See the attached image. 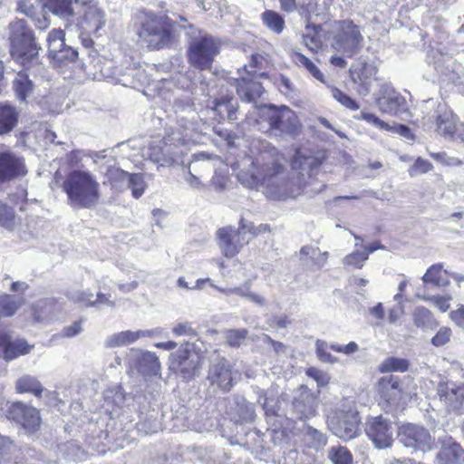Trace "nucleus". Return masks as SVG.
I'll use <instances>...</instances> for the list:
<instances>
[{"label":"nucleus","instance_id":"nucleus-1","mask_svg":"<svg viewBox=\"0 0 464 464\" xmlns=\"http://www.w3.org/2000/svg\"><path fill=\"white\" fill-rule=\"evenodd\" d=\"M7 29L9 54L13 61L23 68L14 80L13 88L18 100L24 102L34 90V83L29 79L27 72L42 66V47L25 20L15 18L9 23Z\"/></svg>","mask_w":464,"mask_h":464},{"label":"nucleus","instance_id":"nucleus-46","mask_svg":"<svg viewBox=\"0 0 464 464\" xmlns=\"http://www.w3.org/2000/svg\"><path fill=\"white\" fill-rule=\"evenodd\" d=\"M433 165L427 160L418 157L409 169V175L414 177L418 174H424L432 170Z\"/></svg>","mask_w":464,"mask_h":464},{"label":"nucleus","instance_id":"nucleus-38","mask_svg":"<svg viewBox=\"0 0 464 464\" xmlns=\"http://www.w3.org/2000/svg\"><path fill=\"white\" fill-rule=\"evenodd\" d=\"M327 458L333 464H353L351 451L343 446H332L327 450Z\"/></svg>","mask_w":464,"mask_h":464},{"label":"nucleus","instance_id":"nucleus-24","mask_svg":"<svg viewBox=\"0 0 464 464\" xmlns=\"http://www.w3.org/2000/svg\"><path fill=\"white\" fill-rule=\"evenodd\" d=\"M293 411L300 420H306L315 415L317 408L316 398L303 385L298 396L293 401Z\"/></svg>","mask_w":464,"mask_h":464},{"label":"nucleus","instance_id":"nucleus-30","mask_svg":"<svg viewBox=\"0 0 464 464\" xmlns=\"http://www.w3.org/2000/svg\"><path fill=\"white\" fill-rule=\"evenodd\" d=\"M422 281L434 286H445L449 284L447 271L443 269L441 264L430 266L422 276Z\"/></svg>","mask_w":464,"mask_h":464},{"label":"nucleus","instance_id":"nucleus-41","mask_svg":"<svg viewBox=\"0 0 464 464\" xmlns=\"http://www.w3.org/2000/svg\"><path fill=\"white\" fill-rule=\"evenodd\" d=\"M16 389L18 392H30L35 396H40L43 387L35 379H18Z\"/></svg>","mask_w":464,"mask_h":464},{"label":"nucleus","instance_id":"nucleus-42","mask_svg":"<svg viewBox=\"0 0 464 464\" xmlns=\"http://www.w3.org/2000/svg\"><path fill=\"white\" fill-rule=\"evenodd\" d=\"M127 187L130 188L132 196L135 198H139L145 190V182L141 174L139 173H130Z\"/></svg>","mask_w":464,"mask_h":464},{"label":"nucleus","instance_id":"nucleus-40","mask_svg":"<svg viewBox=\"0 0 464 464\" xmlns=\"http://www.w3.org/2000/svg\"><path fill=\"white\" fill-rule=\"evenodd\" d=\"M248 335V331L242 329H229L225 332L226 343L230 347H239L243 344Z\"/></svg>","mask_w":464,"mask_h":464},{"label":"nucleus","instance_id":"nucleus-6","mask_svg":"<svg viewBox=\"0 0 464 464\" xmlns=\"http://www.w3.org/2000/svg\"><path fill=\"white\" fill-rule=\"evenodd\" d=\"M364 38L359 25L353 20H341L337 22L336 32L334 35L333 46L352 58L362 49Z\"/></svg>","mask_w":464,"mask_h":464},{"label":"nucleus","instance_id":"nucleus-11","mask_svg":"<svg viewBox=\"0 0 464 464\" xmlns=\"http://www.w3.org/2000/svg\"><path fill=\"white\" fill-rule=\"evenodd\" d=\"M47 55L58 65L74 63L78 59L76 49L65 44V32L63 29H53L47 35Z\"/></svg>","mask_w":464,"mask_h":464},{"label":"nucleus","instance_id":"nucleus-54","mask_svg":"<svg viewBox=\"0 0 464 464\" xmlns=\"http://www.w3.org/2000/svg\"><path fill=\"white\" fill-rule=\"evenodd\" d=\"M330 349L336 353H344V354H352L358 351V344L355 342H350L346 345L333 343L330 345Z\"/></svg>","mask_w":464,"mask_h":464},{"label":"nucleus","instance_id":"nucleus-3","mask_svg":"<svg viewBox=\"0 0 464 464\" xmlns=\"http://www.w3.org/2000/svg\"><path fill=\"white\" fill-rule=\"evenodd\" d=\"M67 196L68 205L74 209L95 208L101 198L100 184L96 178L87 170L69 171L61 185Z\"/></svg>","mask_w":464,"mask_h":464},{"label":"nucleus","instance_id":"nucleus-62","mask_svg":"<svg viewBox=\"0 0 464 464\" xmlns=\"http://www.w3.org/2000/svg\"><path fill=\"white\" fill-rule=\"evenodd\" d=\"M280 86L283 88L282 92L288 95L292 92H294L295 88L293 83L291 82L290 79L285 75H281L279 78Z\"/></svg>","mask_w":464,"mask_h":464},{"label":"nucleus","instance_id":"nucleus-9","mask_svg":"<svg viewBox=\"0 0 464 464\" xmlns=\"http://www.w3.org/2000/svg\"><path fill=\"white\" fill-rule=\"evenodd\" d=\"M246 224L245 218L239 220L238 227L235 228L232 226L220 227L216 232V238L218 246L222 255L227 258H233L237 256L242 248L249 243L246 238Z\"/></svg>","mask_w":464,"mask_h":464},{"label":"nucleus","instance_id":"nucleus-51","mask_svg":"<svg viewBox=\"0 0 464 464\" xmlns=\"http://www.w3.org/2000/svg\"><path fill=\"white\" fill-rule=\"evenodd\" d=\"M430 157L433 160H435L446 166L454 167V166H460L462 164L461 160H459V158L448 157L446 152L430 153Z\"/></svg>","mask_w":464,"mask_h":464},{"label":"nucleus","instance_id":"nucleus-58","mask_svg":"<svg viewBox=\"0 0 464 464\" xmlns=\"http://www.w3.org/2000/svg\"><path fill=\"white\" fill-rule=\"evenodd\" d=\"M76 300L85 306H93L96 304L93 294L87 291L80 292L76 296Z\"/></svg>","mask_w":464,"mask_h":464},{"label":"nucleus","instance_id":"nucleus-34","mask_svg":"<svg viewBox=\"0 0 464 464\" xmlns=\"http://www.w3.org/2000/svg\"><path fill=\"white\" fill-rule=\"evenodd\" d=\"M410 362L408 359L400 357H387L379 366V371L382 373L391 372H405L410 368Z\"/></svg>","mask_w":464,"mask_h":464},{"label":"nucleus","instance_id":"nucleus-32","mask_svg":"<svg viewBox=\"0 0 464 464\" xmlns=\"http://www.w3.org/2000/svg\"><path fill=\"white\" fill-rule=\"evenodd\" d=\"M142 335L143 334L140 331H122L108 337L105 342V347L115 348L128 345L130 343L136 342Z\"/></svg>","mask_w":464,"mask_h":464},{"label":"nucleus","instance_id":"nucleus-28","mask_svg":"<svg viewBox=\"0 0 464 464\" xmlns=\"http://www.w3.org/2000/svg\"><path fill=\"white\" fill-rule=\"evenodd\" d=\"M134 368L142 377H160L161 365L154 353L142 352L135 360Z\"/></svg>","mask_w":464,"mask_h":464},{"label":"nucleus","instance_id":"nucleus-29","mask_svg":"<svg viewBox=\"0 0 464 464\" xmlns=\"http://www.w3.org/2000/svg\"><path fill=\"white\" fill-rule=\"evenodd\" d=\"M58 299L54 297L40 299L30 306V314L34 324L46 322L54 314Z\"/></svg>","mask_w":464,"mask_h":464},{"label":"nucleus","instance_id":"nucleus-35","mask_svg":"<svg viewBox=\"0 0 464 464\" xmlns=\"http://www.w3.org/2000/svg\"><path fill=\"white\" fill-rule=\"evenodd\" d=\"M261 20L269 30L277 34H280L285 27L284 17L273 10H266L263 12L261 14Z\"/></svg>","mask_w":464,"mask_h":464},{"label":"nucleus","instance_id":"nucleus-63","mask_svg":"<svg viewBox=\"0 0 464 464\" xmlns=\"http://www.w3.org/2000/svg\"><path fill=\"white\" fill-rule=\"evenodd\" d=\"M92 35H93L92 33H88L84 30H81L79 37H80L82 44L85 48H92L93 47L94 42L92 38Z\"/></svg>","mask_w":464,"mask_h":464},{"label":"nucleus","instance_id":"nucleus-21","mask_svg":"<svg viewBox=\"0 0 464 464\" xmlns=\"http://www.w3.org/2000/svg\"><path fill=\"white\" fill-rule=\"evenodd\" d=\"M18 11L30 18L38 30L44 31L50 25V19L41 0H20Z\"/></svg>","mask_w":464,"mask_h":464},{"label":"nucleus","instance_id":"nucleus-53","mask_svg":"<svg viewBox=\"0 0 464 464\" xmlns=\"http://www.w3.org/2000/svg\"><path fill=\"white\" fill-rule=\"evenodd\" d=\"M429 300L442 313L447 312L450 308V296L433 295Z\"/></svg>","mask_w":464,"mask_h":464},{"label":"nucleus","instance_id":"nucleus-61","mask_svg":"<svg viewBox=\"0 0 464 464\" xmlns=\"http://www.w3.org/2000/svg\"><path fill=\"white\" fill-rule=\"evenodd\" d=\"M263 341L270 345L276 353H280L285 348V345L283 343L274 340L267 334L263 336Z\"/></svg>","mask_w":464,"mask_h":464},{"label":"nucleus","instance_id":"nucleus-55","mask_svg":"<svg viewBox=\"0 0 464 464\" xmlns=\"http://www.w3.org/2000/svg\"><path fill=\"white\" fill-rule=\"evenodd\" d=\"M82 331V320L73 322L71 325L66 326L62 331V335L66 338H72Z\"/></svg>","mask_w":464,"mask_h":464},{"label":"nucleus","instance_id":"nucleus-52","mask_svg":"<svg viewBox=\"0 0 464 464\" xmlns=\"http://www.w3.org/2000/svg\"><path fill=\"white\" fill-rule=\"evenodd\" d=\"M449 316L455 325L464 329V304H459L455 310L450 312Z\"/></svg>","mask_w":464,"mask_h":464},{"label":"nucleus","instance_id":"nucleus-33","mask_svg":"<svg viewBox=\"0 0 464 464\" xmlns=\"http://www.w3.org/2000/svg\"><path fill=\"white\" fill-rule=\"evenodd\" d=\"M130 173L116 167H110L105 172L104 185L111 186V188L122 189L127 183Z\"/></svg>","mask_w":464,"mask_h":464},{"label":"nucleus","instance_id":"nucleus-59","mask_svg":"<svg viewBox=\"0 0 464 464\" xmlns=\"http://www.w3.org/2000/svg\"><path fill=\"white\" fill-rule=\"evenodd\" d=\"M363 119L367 121L368 122L372 123L373 125L386 130H391L392 127L384 122L383 121L380 120L377 116L372 113H366L363 114Z\"/></svg>","mask_w":464,"mask_h":464},{"label":"nucleus","instance_id":"nucleus-4","mask_svg":"<svg viewBox=\"0 0 464 464\" xmlns=\"http://www.w3.org/2000/svg\"><path fill=\"white\" fill-rule=\"evenodd\" d=\"M256 122L258 125L266 123L269 130L280 133L294 134L299 127L295 112L287 106L262 105L257 108Z\"/></svg>","mask_w":464,"mask_h":464},{"label":"nucleus","instance_id":"nucleus-14","mask_svg":"<svg viewBox=\"0 0 464 464\" xmlns=\"http://www.w3.org/2000/svg\"><path fill=\"white\" fill-rule=\"evenodd\" d=\"M436 131L446 140H464V123L450 110H444L435 118Z\"/></svg>","mask_w":464,"mask_h":464},{"label":"nucleus","instance_id":"nucleus-15","mask_svg":"<svg viewBox=\"0 0 464 464\" xmlns=\"http://www.w3.org/2000/svg\"><path fill=\"white\" fill-rule=\"evenodd\" d=\"M188 343L181 344L179 350L169 357V368L175 374L194 375L200 367L198 358L188 348Z\"/></svg>","mask_w":464,"mask_h":464},{"label":"nucleus","instance_id":"nucleus-16","mask_svg":"<svg viewBox=\"0 0 464 464\" xmlns=\"http://www.w3.org/2000/svg\"><path fill=\"white\" fill-rule=\"evenodd\" d=\"M27 174L24 158L10 150L0 151V183L21 179Z\"/></svg>","mask_w":464,"mask_h":464},{"label":"nucleus","instance_id":"nucleus-37","mask_svg":"<svg viewBox=\"0 0 464 464\" xmlns=\"http://www.w3.org/2000/svg\"><path fill=\"white\" fill-rule=\"evenodd\" d=\"M304 444L312 449L318 450L327 443L326 436L313 427H306L304 432Z\"/></svg>","mask_w":464,"mask_h":464},{"label":"nucleus","instance_id":"nucleus-36","mask_svg":"<svg viewBox=\"0 0 464 464\" xmlns=\"http://www.w3.org/2000/svg\"><path fill=\"white\" fill-rule=\"evenodd\" d=\"M24 299H16L8 294L0 295V317H11L22 306Z\"/></svg>","mask_w":464,"mask_h":464},{"label":"nucleus","instance_id":"nucleus-18","mask_svg":"<svg viewBox=\"0 0 464 464\" xmlns=\"http://www.w3.org/2000/svg\"><path fill=\"white\" fill-rule=\"evenodd\" d=\"M438 394L441 401L453 411H464V382L447 379L438 385Z\"/></svg>","mask_w":464,"mask_h":464},{"label":"nucleus","instance_id":"nucleus-23","mask_svg":"<svg viewBox=\"0 0 464 464\" xmlns=\"http://www.w3.org/2000/svg\"><path fill=\"white\" fill-rule=\"evenodd\" d=\"M376 70L367 63H360L352 66L350 76L352 82L356 84L359 93L367 94L374 80Z\"/></svg>","mask_w":464,"mask_h":464},{"label":"nucleus","instance_id":"nucleus-17","mask_svg":"<svg viewBox=\"0 0 464 464\" xmlns=\"http://www.w3.org/2000/svg\"><path fill=\"white\" fill-rule=\"evenodd\" d=\"M7 417L21 425L26 431H35L41 422L38 411L22 402L12 403L7 410Z\"/></svg>","mask_w":464,"mask_h":464},{"label":"nucleus","instance_id":"nucleus-12","mask_svg":"<svg viewBox=\"0 0 464 464\" xmlns=\"http://www.w3.org/2000/svg\"><path fill=\"white\" fill-rule=\"evenodd\" d=\"M398 436L405 447L422 451L433 449L434 441L429 430L422 426L412 423L404 424L399 429Z\"/></svg>","mask_w":464,"mask_h":464},{"label":"nucleus","instance_id":"nucleus-39","mask_svg":"<svg viewBox=\"0 0 464 464\" xmlns=\"http://www.w3.org/2000/svg\"><path fill=\"white\" fill-rule=\"evenodd\" d=\"M45 5L52 13L62 17L73 15L72 0H46Z\"/></svg>","mask_w":464,"mask_h":464},{"label":"nucleus","instance_id":"nucleus-47","mask_svg":"<svg viewBox=\"0 0 464 464\" xmlns=\"http://www.w3.org/2000/svg\"><path fill=\"white\" fill-rule=\"evenodd\" d=\"M368 259V253L355 250L344 257V264L356 268H362L363 263Z\"/></svg>","mask_w":464,"mask_h":464},{"label":"nucleus","instance_id":"nucleus-19","mask_svg":"<svg viewBox=\"0 0 464 464\" xmlns=\"http://www.w3.org/2000/svg\"><path fill=\"white\" fill-rule=\"evenodd\" d=\"M438 443L440 450L435 458L437 464H460L464 462V450L452 437L443 434L438 437Z\"/></svg>","mask_w":464,"mask_h":464},{"label":"nucleus","instance_id":"nucleus-27","mask_svg":"<svg viewBox=\"0 0 464 464\" xmlns=\"http://www.w3.org/2000/svg\"><path fill=\"white\" fill-rule=\"evenodd\" d=\"M20 111L9 102H0V136H6L18 126Z\"/></svg>","mask_w":464,"mask_h":464},{"label":"nucleus","instance_id":"nucleus-7","mask_svg":"<svg viewBox=\"0 0 464 464\" xmlns=\"http://www.w3.org/2000/svg\"><path fill=\"white\" fill-rule=\"evenodd\" d=\"M218 53V44L213 37L206 35L196 38L189 44L187 59L192 67L199 71H206L212 68L215 57Z\"/></svg>","mask_w":464,"mask_h":464},{"label":"nucleus","instance_id":"nucleus-44","mask_svg":"<svg viewBox=\"0 0 464 464\" xmlns=\"http://www.w3.org/2000/svg\"><path fill=\"white\" fill-rule=\"evenodd\" d=\"M412 319L416 327L422 328L430 323L432 314L428 308L424 306H418L412 313Z\"/></svg>","mask_w":464,"mask_h":464},{"label":"nucleus","instance_id":"nucleus-64","mask_svg":"<svg viewBox=\"0 0 464 464\" xmlns=\"http://www.w3.org/2000/svg\"><path fill=\"white\" fill-rule=\"evenodd\" d=\"M279 2L281 10L285 13H293L297 7L295 0H279Z\"/></svg>","mask_w":464,"mask_h":464},{"label":"nucleus","instance_id":"nucleus-8","mask_svg":"<svg viewBox=\"0 0 464 464\" xmlns=\"http://www.w3.org/2000/svg\"><path fill=\"white\" fill-rule=\"evenodd\" d=\"M413 379H380L379 392L389 404L401 405L417 396L418 387Z\"/></svg>","mask_w":464,"mask_h":464},{"label":"nucleus","instance_id":"nucleus-10","mask_svg":"<svg viewBox=\"0 0 464 464\" xmlns=\"http://www.w3.org/2000/svg\"><path fill=\"white\" fill-rule=\"evenodd\" d=\"M327 423L332 432L342 440H350L359 434L360 420L358 413L352 409L335 411L328 416Z\"/></svg>","mask_w":464,"mask_h":464},{"label":"nucleus","instance_id":"nucleus-45","mask_svg":"<svg viewBox=\"0 0 464 464\" xmlns=\"http://www.w3.org/2000/svg\"><path fill=\"white\" fill-rule=\"evenodd\" d=\"M15 214L12 208L0 201V226L11 228L14 225Z\"/></svg>","mask_w":464,"mask_h":464},{"label":"nucleus","instance_id":"nucleus-57","mask_svg":"<svg viewBox=\"0 0 464 464\" xmlns=\"http://www.w3.org/2000/svg\"><path fill=\"white\" fill-rule=\"evenodd\" d=\"M239 416L244 421H252L255 419V410L251 403L244 402Z\"/></svg>","mask_w":464,"mask_h":464},{"label":"nucleus","instance_id":"nucleus-22","mask_svg":"<svg viewBox=\"0 0 464 464\" xmlns=\"http://www.w3.org/2000/svg\"><path fill=\"white\" fill-rule=\"evenodd\" d=\"M0 347L4 359L8 362L30 353L34 346L24 338L13 340L7 333H0Z\"/></svg>","mask_w":464,"mask_h":464},{"label":"nucleus","instance_id":"nucleus-43","mask_svg":"<svg viewBox=\"0 0 464 464\" xmlns=\"http://www.w3.org/2000/svg\"><path fill=\"white\" fill-rule=\"evenodd\" d=\"M331 92L333 97L345 108L351 111H357L360 108L355 100H353L339 88L331 87Z\"/></svg>","mask_w":464,"mask_h":464},{"label":"nucleus","instance_id":"nucleus-5","mask_svg":"<svg viewBox=\"0 0 464 464\" xmlns=\"http://www.w3.org/2000/svg\"><path fill=\"white\" fill-rule=\"evenodd\" d=\"M285 158L276 147L266 144L255 157L252 164L256 178L263 183L270 182L274 178L285 172Z\"/></svg>","mask_w":464,"mask_h":464},{"label":"nucleus","instance_id":"nucleus-31","mask_svg":"<svg viewBox=\"0 0 464 464\" xmlns=\"http://www.w3.org/2000/svg\"><path fill=\"white\" fill-rule=\"evenodd\" d=\"M293 63L298 66L304 68L309 74H311L314 79L321 82H325V77L324 73L320 71L317 65L310 60L304 54L299 52H294L291 55Z\"/></svg>","mask_w":464,"mask_h":464},{"label":"nucleus","instance_id":"nucleus-20","mask_svg":"<svg viewBox=\"0 0 464 464\" xmlns=\"http://www.w3.org/2000/svg\"><path fill=\"white\" fill-rule=\"evenodd\" d=\"M245 76L235 79V87L237 93L246 102H254L260 98L264 92V87L261 82L256 81V72H247L246 66Z\"/></svg>","mask_w":464,"mask_h":464},{"label":"nucleus","instance_id":"nucleus-13","mask_svg":"<svg viewBox=\"0 0 464 464\" xmlns=\"http://www.w3.org/2000/svg\"><path fill=\"white\" fill-rule=\"evenodd\" d=\"M365 432L376 448L386 449L393 441L396 427L388 419L377 416L367 422Z\"/></svg>","mask_w":464,"mask_h":464},{"label":"nucleus","instance_id":"nucleus-26","mask_svg":"<svg viewBox=\"0 0 464 464\" xmlns=\"http://www.w3.org/2000/svg\"><path fill=\"white\" fill-rule=\"evenodd\" d=\"M106 23L104 12L95 5H89L85 8L83 14L78 22L80 30H84L88 33H92L93 35L98 36L100 29H102Z\"/></svg>","mask_w":464,"mask_h":464},{"label":"nucleus","instance_id":"nucleus-49","mask_svg":"<svg viewBox=\"0 0 464 464\" xmlns=\"http://www.w3.org/2000/svg\"><path fill=\"white\" fill-rule=\"evenodd\" d=\"M172 334L174 336H197V331L191 326L189 323H178L172 327Z\"/></svg>","mask_w":464,"mask_h":464},{"label":"nucleus","instance_id":"nucleus-48","mask_svg":"<svg viewBox=\"0 0 464 464\" xmlns=\"http://www.w3.org/2000/svg\"><path fill=\"white\" fill-rule=\"evenodd\" d=\"M215 377H229L231 375V364L225 358H220L213 366Z\"/></svg>","mask_w":464,"mask_h":464},{"label":"nucleus","instance_id":"nucleus-56","mask_svg":"<svg viewBox=\"0 0 464 464\" xmlns=\"http://www.w3.org/2000/svg\"><path fill=\"white\" fill-rule=\"evenodd\" d=\"M246 231L250 233L253 237H257L262 234L270 233L271 227L268 224H260L259 226H255L253 223H250L248 226L246 225Z\"/></svg>","mask_w":464,"mask_h":464},{"label":"nucleus","instance_id":"nucleus-60","mask_svg":"<svg viewBox=\"0 0 464 464\" xmlns=\"http://www.w3.org/2000/svg\"><path fill=\"white\" fill-rule=\"evenodd\" d=\"M290 323H291V321L288 318V316L284 314V315L273 317L271 320L270 325L272 327H276V328H285V327H287L288 324H290Z\"/></svg>","mask_w":464,"mask_h":464},{"label":"nucleus","instance_id":"nucleus-25","mask_svg":"<svg viewBox=\"0 0 464 464\" xmlns=\"http://www.w3.org/2000/svg\"><path fill=\"white\" fill-rule=\"evenodd\" d=\"M212 111L217 121H234L237 119L238 103L232 95H223L214 100Z\"/></svg>","mask_w":464,"mask_h":464},{"label":"nucleus","instance_id":"nucleus-2","mask_svg":"<svg viewBox=\"0 0 464 464\" xmlns=\"http://www.w3.org/2000/svg\"><path fill=\"white\" fill-rule=\"evenodd\" d=\"M132 28L149 51L170 49L179 40L176 22L165 13L140 8L132 15Z\"/></svg>","mask_w":464,"mask_h":464},{"label":"nucleus","instance_id":"nucleus-50","mask_svg":"<svg viewBox=\"0 0 464 464\" xmlns=\"http://www.w3.org/2000/svg\"><path fill=\"white\" fill-rule=\"evenodd\" d=\"M451 334L452 332L450 327L443 326L440 328L437 334L432 337L431 343L437 347L443 346L444 344L449 343Z\"/></svg>","mask_w":464,"mask_h":464}]
</instances>
